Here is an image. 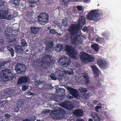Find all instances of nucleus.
Returning <instances> with one entry per match:
<instances>
[{
    "mask_svg": "<svg viewBox=\"0 0 121 121\" xmlns=\"http://www.w3.org/2000/svg\"><path fill=\"white\" fill-rule=\"evenodd\" d=\"M15 70L19 73H22L25 72L26 70V68L25 66L22 64L17 63L15 65Z\"/></svg>",
    "mask_w": 121,
    "mask_h": 121,
    "instance_id": "obj_10",
    "label": "nucleus"
},
{
    "mask_svg": "<svg viewBox=\"0 0 121 121\" xmlns=\"http://www.w3.org/2000/svg\"><path fill=\"white\" fill-rule=\"evenodd\" d=\"M70 121H76V119L75 118L71 119Z\"/></svg>",
    "mask_w": 121,
    "mask_h": 121,
    "instance_id": "obj_56",
    "label": "nucleus"
},
{
    "mask_svg": "<svg viewBox=\"0 0 121 121\" xmlns=\"http://www.w3.org/2000/svg\"><path fill=\"white\" fill-rule=\"evenodd\" d=\"M97 63L99 66L100 68L105 69L108 66V63L105 60L102 59H99Z\"/></svg>",
    "mask_w": 121,
    "mask_h": 121,
    "instance_id": "obj_11",
    "label": "nucleus"
},
{
    "mask_svg": "<svg viewBox=\"0 0 121 121\" xmlns=\"http://www.w3.org/2000/svg\"><path fill=\"white\" fill-rule=\"evenodd\" d=\"M77 8L79 11H81L82 9V7L81 6H77L76 8Z\"/></svg>",
    "mask_w": 121,
    "mask_h": 121,
    "instance_id": "obj_45",
    "label": "nucleus"
},
{
    "mask_svg": "<svg viewBox=\"0 0 121 121\" xmlns=\"http://www.w3.org/2000/svg\"><path fill=\"white\" fill-rule=\"evenodd\" d=\"M50 77L51 78L52 80H55L57 79V78L56 76H55V75L53 73H52L51 74L50 76Z\"/></svg>",
    "mask_w": 121,
    "mask_h": 121,
    "instance_id": "obj_35",
    "label": "nucleus"
},
{
    "mask_svg": "<svg viewBox=\"0 0 121 121\" xmlns=\"http://www.w3.org/2000/svg\"><path fill=\"white\" fill-rule=\"evenodd\" d=\"M22 47L20 46H16L14 47L15 50L17 52L22 51Z\"/></svg>",
    "mask_w": 121,
    "mask_h": 121,
    "instance_id": "obj_32",
    "label": "nucleus"
},
{
    "mask_svg": "<svg viewBox=\"0 0 121 121\" xmlns=\"http://www.w3.org/2000/svg\"><path fill=\"white\" fill-rule=\"evenodd\" d=\"M26 52H29V50L28 49H27L26 50Z\"/></svg>",
    "mask_w": 121,
    "mask_h": 121,
    "instance_id": "obj_63",
    "label": "nucleus"
},
{
    "mask_svg": "<svg viewBox=\"0 0 121 121\" xmlns=\"http://www.w3.org/2000/svg\"><path fill=\"white\" fill-rule=\"evenodd\" d=\"M5 2L3 0H0V7H5Z\"/></svg>",
    "mask_w": 121,
    "mask_h": 121,
    "instance_id": "obj_38",
    "label": "nucleus"
},
{
    "mask_svg": "<svg viewBox=\"0 0 121 121\" xmlns=\"http://www.w3.org/2000/svg\"><path fill=\"white\" fill-rule=\"evenodd\" d=\"M8 36L9 37L8 39L9 43H12L16 41L17 36L15 34L9 35Z\"/></svg>",
    "mask_w": 121,
    "mask_h": 121,
    "instance_id": "obj_19",
    "label": "nucleus"
},
{
    "mask_svg": "<svg viewBox=\"0 0 121 121\" xmlns=\"http://www.w3.org/2000/svg\"><path fill=\"white\" fill-rule=\"evenodd\" d=\"M78 23L76 25V45L81 44L82 43L83 36L81 35H78V31L82 28L86 23V19L84 16H81L78 21Z\"/></svg>",
    "mask_w": 121,
    "mask_h": 121,
    "instance_id": "obj_1",
    "label": "nucleus"
},
{
    "mask_svg": "<svg viewBox=\"0 0 121 121\" xmlns=\"http://www.w3.org/2000/svg\"><path fill=\"white\" fill-rule=\"evenodd\" d=\"M68 31L70 33L71 38L73 43L76 44V24H71Z\"/></svg>",
    "mask_w": 121,
    "mask_h": 121,
    "instance_id": "obj_5",
    "label": "nucleus"
},
{
    "mask_svg": "<svg viewBox=\"0 0 121 121\" xmlns=\"http://www.w3.org/2000/svg\"><path fill=\"white\" fill-rule=\"evenodd\" d=\"M107 33H102V35L103 36L104 38H107L108 39V36L106 37V35H107Z\"/></svg>",
    "mask_w": 121,
    "mask_h": 121,
    "instance_id": "obj_49",
    "label": "nucleus"
},
{
    "mask_svg": "<svg viewBox=\"0 0 121 121\" xmlns=\"http://www.w3.org/2000/svg\"><path fill=\"white\" fill-rule=\"evenodd\" d=\"M4 116L7 119H10L11 117V116L8 114H5L4 115Z\"/></svg>",
    "mask_w": 121,
    "mask_h": 121,
    "instance_id": "obj_41",
    "label": "nucleus"
},
{
    "mask_svg": "<svg viewBox=\"0 0 121 121\" xmlns=\"http://www.w3.org/2000/svg\"><path fill=\"white\" fill-rule=\"evenodd\" d=\"M64 48V46L61 44H59L56 46L55 50L57 52H60Z\"/></svg>",
    "mask_w": 121,
    "mask_h": 121,
    "instance_id": "obj_23",
    "label": "nucleus"
},
{
    "mask_svg": "<svg viewBox=\"0 0 121 121\" xmlns=\"http://www.w3.org/2000/svg\"><path fill=\"white\" fill-rule=\"evenodd\" d=\"M91 94L90 93H87L86 94V96L85 97V98H87L86 97H88L90 96H91Z\"/></svg>",
    "mask_w": 121,
    "mask_h": 121,
    "instance_id": "obj_51",
    "label": "nucleus"
},
{
    "mask_svg": "<svg viewBox=\"0 0 121 121\" xmlns=\"http://www.w3.org/2000/svg\"><path fill=\"white\" fill-rule=\"evenodd\" d=\"M56 94L58 97L64 96V95L65 94V90L64 89L59 88L56 89Z\"/></svg>",
    "mask_w": 121,
    "mask_h": 121,
    "instance_id": "obj_15",
    "label": "nucleus"
},
{
    "mask_svg": "<svg viewBox=\"0 0 121 121\" xmlns=\"http://www.w3.org/2000/svg\"><path fill=\"white\" fill-rule=\"evenodd\" d=\"M88 121H93V120L92 119L89 118L88 119Z\"/></svg>",
    "mask_w": 121,
    "mask_h": 121,
    "instance_id": "obj_58",
    "label": "nucleus"
},
{
    "mask_svg": "<svg viewBox=\"0 0 121 121\" xmlns=\"http://www.w3.org/2000/svg\"><path fill=\"white\" fill-rule=\"evenodd\" d=\"M80 91L82 93H86L88 91V90L82 87L81 89H79Z\"/></svg>",
    "mask_w": 121,
    "mask_h": 121,
    "instance_id": "obj_37",
    "label": "nucleus"
},
{
    "mask_svg": "<svg viewBox=\"0 0 121 121\" xmlns=\"http://www.w3.org/2000/svg\"><path fill=\"white\" fill-rule=\"evenodd\" d=\"M49 55H46L44 56L41 60V62L42 65H47L48 66L46 67L45 66V68L47 69L48 67H49L51 65L52 62L51 59L48 57Z\"/></svg>",
    "mask_w": 121,
    "mask_h": 121,
    "instance_id": "obj_9",
    "label": "nucleus"
},
{
    "mask_svg": "<svg viewBox=\"0 0 121 121\" xmlns=\"http://www.w3.org/2000/svg\"><path fill=\"white\" fill-rule=\"evenodd\" d=\"M57 112V118L59 119L64 118L65 114V112L64 109L60 108Z\"/></svg>",
    "mask_w": 121,
    "mask_h": 121,
    "instance_id": "obj_14",
    "label": "nucleus"
},
{
    "mask_svg": "<svg viewBox=\"0 0 121 121\" xmlns=\"http://www.w3.org/2000/svg\"><path fill=\"white\" fill-rule=\"evenodd\" d=\"M67 72V74L70 75L72 74L73 73V70L72 69L69 71H68Z\"/></svg>",
    "mask_w": 121,
    "mask_h": 121,
    "instance_id": "obj_44",
    "label": "nucleus"
},
{
    "mask_svg": "<svg viewBox=\"0 0 121 121\" xmlns=\"http://www.w3.org/2000/svg\"><path fill=\"white\" fill-rule=\"evenodd\" d=\"M20 0H14L13 3L16 5H18L19 4Z\"/></svg>",
    "mask_w": 121,
    "mask_h": 121,
    "instance_id": "obj_39",
    "label": "nucleus"
},
{
    "mask_svg": "<svg viewBox=\"0 0 121 121\" xmlns=\"http://www.w3.org/2000/svg\"><path fill=\"white\" fill-rule=\"evenodd\" d=\"M104 39L102 37H98L96 39V41L100 43H102L104 41Z\"/></svg>",
    "mask_w": 121,
    "mask_h": 121,
    "instance_id": "obj_33",
    "label": "nucleus"
},
{
    "mask_svg": "<svg viewBox=\"0 0 121 121\" xmlns=\"http://www.w3.org/2000/svg\"><path fill=\"white\" fill-rule=\"evenodd\" d=\"M41 83V81L39 80H37L36 81H35V84L36 85V86H38L39 85H40Z\"/></svg>",
    "mask_w": 121,
    "mask_h": 121,
    "instance_id": "obj_43",
    "label": "nucleus"
},
{
    "mask_svg": "<svg viewBox=\"0 0 121 121\" xmlns=\"http://www.w3.org/2000/svg\"><path fill=\"white\" fill-rule=\"evenodd\" d=\"M13 76L11 69H5L0 73V82H6L9 78H12Z\"/></svg>",
    "mask_w": 121,
    "mask_h": 121,
    "instance_id": "obj_3",
    "label": "nucleus"
},
{
    "mask_svg": "<svg viewBox=\"0 0 121 121\" xmlns=\"http://www.w3.org/2000/svg\"><path fill=\"white\" fill-rule=\"evenodd\" d=\"M3 44V40L2 39H0V45H2Z\"/></svg>",
    "mask_w": 121,
    "mask_h": 121,
    "instance_id": "obj_54",
    "label": "nucleus"
},
{
    "mask_svg": "<svg viewBox=\"0 0 121 121\" xmlns=\"http://www.w3.org/2000/svg\"><path fill=\"white\" fill-rule=\"evenodd\" d=\"M98 113L95 112H92L91 113V117H92L95 121H100V119Z\"/></svg>",
    "mask_w": 121,
    "mask_h": 121,
    "instance_id": "obj_20",
    "label": "nucleus"
},
{
    "mask_svg": "<svg viewBox=\"0 0 121 121\" xmlns=\"http://www.w3.org/2000/svg\"><path fill=\"white\" fill-rule=\"evenodd\" d=\"M83 111L82 110H76V117L81 116L83 114Z\"/></svg>",
    "mask_w": 121,
    "mask_h": 121,
    "instance_id": "obj_30",
    "label": "nucleus"
},
{
    "mask_svg": "<svg viewBox=\"0 0 121 121\" xmlns=\"http://www.w3.org/2000/svg\"><path fill=\"white\" fill-rule=\"evenodd\" d=\"M78 119V121H83V119Z\"/></svg>",
    "mask_w": 121,
    "mask_h": 121,
    "instance_id": "obj_61",
    "label": "nucleus"
},
{
    "mask_svg": "<svg viewBox=\"0 0 121 121\" xmlns=\"http://www.w3.org/2000/svg\"><path fill=\"white\" fill-rule=\"evenodd\" d=\"M49 110L47 109L43 111V112L46 114H48V113H49Z\"/></svg>",
    "mask_w": 121,
    "mask_h": 121,
    "instance_id": "obj_47",
    "label": "nucleus"
},
{
    "mask_svg": "<svg viewBox=\"0 0 121 121\" xmlns=\"http://www.w3.org/2000/svg\"><path fill=\"white\" fill-rule=\"evenodd\" d=\"M82 79L84 80V82L86 83H90V80H89V78L88 76L85 75L84 76L83 78Z\"/></svg>",
    "mask_w": 121,
    "mask_h": 121,
    "instance_id": "obj_31",
    "label": "nucleus"
},
{
    "mask_svg": "<svg viewBox=\"0 0 121 121\" xmlns=\"http://www.w3.org/2000/svg\"><path fill=\"white\" fill-rule=\"evenodd\" d=\"M49 33L51 34H56L57 32L54 29H52L50 31Z\"/></svg>",
    "mask_w": 121,
    "mask_h": 121,
    "instance_id": "obj_40",
    "label": "nucleus"
},
{
    "mask_svg": "<svg viewBox=\"0 0 121 121\" xmlns=\"http://www.w3.org/2000/svg\"><path fill=\"white\" fill-rule=\"evenodd\" d=\"M49 46H52V43H49Z\"/></svg>",
    "mask_w": 121,
    "mask_h": 121,
    "instance_id": "obj_60",
    "label": "nucleus"
},
{
    "mask_svg": "<svg viewBox=\"0 0 121 121\" xmlns=\"http://www.w3.org/2000/svg\"><path fill=\"white\" fill-rule=\"evenodd\" d=\"M82 30L84 32H87L88 31V29L86 27H84L82 29Z\"/></svg>",
    "mask_w": 121,
    "mask_h": 121,
    "instance_id": "obj_48",
    "label": "nucleus"
},
{
    "mask_svg": "<svg viewBox=\"0 0 121 121\" xmlns=\"http://www.w3.org/2000/svg\"><path fill=\"white\" fill-rule=\"evenodd\" d=\"M62 23L63 26L65 27H66L68 24L67 18L66 17H65L62 19Z\"/></svg>",
    "mask_w": 121,
    "mask_h": 121,
    "instance_id": "obj_27",
    "label": "nucleus"
},
{
    "mask_svg": "<svg viewBox=\"0 0 121 121\" xmlns=\"http://www.w3.org/2000/svg\"><path fill=\"white\" fill-rule=\"evenodd\" d=\"M8 62L7 61L4 60L0 62V70L1 69V66L4 65L5 64H7Z\"/></svg>",
    "mask_w": 121,
    "mask_h": 121,
    "instance_id": "obj_34",
    "label": "nucleus"
},
{
    "mask_svg": "<svg viewBox=\"0 0 121 121\" xmlns=\"http://www.w3.org/2000/svg\"><path fill=\"white\" fill-rule=\"evenodd\" d=\"M92 69L94 77L95 78H97L99 75V71L98 69L96 66L93 65L91 67Z\"/></svg>",
    "mask_w": 121,
    "mask_h": 121,
    "instance_id": "obj_18",
    "label": "nucleus"
},
{
    "mask_svg": "<svg viewBox=\"0 0 121 121\" xmlns=\"http://www.w3.org/2000/svg\"><path fill=\"white\" fill-rule=\"evenodd\" d=\"M60 3L62 5L65 6L67 4V2L65 0H61L60 1Z\"/></svg>",
    "mask_w": 121,
    "mask_h": 121,
    "instance_id": "obj_36",
    "label": "nucleus"
},
{
    "mask_svg": "<svg viewBox=\"0 0 121 121\" xmlns=\"http://www.w3.org/2000/svg\"><path fill=\"white\" fill-rule=\"evenodd\" d=\"M11 46H8L7 48L8 50L10 52V53L11 55L13 57L14 55V49L11 47Z\"/></svg>",
    "mask_w": 121,
    "mask_h": 121,
    "instance_id": "obj_25",
    "label": "nucleus"
},
{
    "mask_svg": "<svg viewBox=\"0 0 121 121\" xmlns=\"http://www.w3.org/2000/svg\"><path fill=\"white\" fill-rule=\"evenodd\" d=\"M49 15L46 12H43L39 13L37 16V19L39 21L42 22L44 23L43 24L44 25L45 23H47L49 20Z\"/></svg>",
    "mask_w": 121,
    "mask_h": 121,
    "instance_id": "obj_7",
    "label": "nucleus"
},
{
    "mask_svg": "<svg viewBox=\"0 0 121 121\" xmlns=\"http://www.w3.org/2000/svg\"><path fill=\"white\" fill-rule=\"evenodd\" d=\"M91 47L96 52L98 51L99 47L97 44H93L91 45Z\"/></svg>",
    "mask_w": 121,
    "mask_h": 121,
    "instance_id": "obj_29",
    "label": "nucleus"
},
{
    "mask_svg": "<svg viewBox=\"0 0 121 121\" xmlns=\"http://www.w3.org/2000/svg\"><path fill=\"white\" fill-rule=\"evenodd\" d=\"M66 88L69 92V93L72 95L70 96L69 94H68L67 97L68 98H73V97H74L75 98H76V89L69 86L67 87Z\"/></svg>",
    "mask_w": 121,
    "mask_h": 121,
    "instance_id": "obj_12",
    "label": "nucleus"
},
{
    "mask_svg": "<svg viewBox=\"0 0 121 121\" xmlns=\"http://www.w3.org/2000/svg\"><path fill=\"white\" fill-rule=\"evenodd\" d=\"M101 108V107L100 106H96L95 108V111L97 112H98L99 110V109H100Z\"/></svg>",
    "mask_w": 121,
    "mask_h": 121,
    "instance_id": "obj_46",
    "label": "nucleus"
},
{
    "mask_svg": "<svg viewBox=\"0 0 121 121\" xmlns=\"http://www.w3.org/2000/svg\"><path fill=\"white\" fill-rule=\"evenodd\" d=\"M28 78L27 76L21 77L19 78L17 81V84L19 85L28 82Z\"/></svg>",
    "mask_w": 121,
    "mask_h": 121,
    "instance_id": "obj_16",
    "label": "nucleus"
},
{
    "mask_svg": "<svg viewBox=\"0 0 121 121\" xmlns=\"http://www.w3.org/2000/svg\"><path fill=\"white\" fill-rule=\"evenodd\" d=\"M30 1V6L31 7H34L37 5L36 3L39 0H28Z\"/></svg>",
    "mask_w": 121,
    "mask_h": 121,
    "instance_id": "obj_22",
    "label": "nucleus"
},
{
    "mask_svg": "<svg viewBox=\"0 0 121 121\" xmlns=\"http://www.w3.org/2000/svg\"><path fill=\"white\" fill-rule=\"evenodd\" d=\"M65 50L67 52L69 55L71 56L74 54H76L75 52H74L73 48L71 46L68 45L66 46L65 48Z\"/></svg>",
    "mask_w": 121,
    "mask_h": 121,
    "instance_id": "obj_13",
    "label": "nucleus"
},
{
    "mask_svg": "<svg viewBox=\"0 0 121 121\" xmlns=\"http://www.w3.org/2000/svg\"><path fill=\"white\" fill-rule=\"evenodd\" d=\"M22 121H30V120L29 119H26L23 120Z\"/></svg>",
    "mask_w": 121,
    "mask_h": 121,
    "instance_id": "obj_57",
    "label": "nucleus"
},
{
    "mask_svg": "<svg viewBox=\"0 0 121 121\" xmlns=\"http://www.w3.org/2000/svg\"><path fill=\"white\" fill-rule=\"evenodd\" d=\"M29 94H30V95H32L33 94V93H32L31 92H29Z\"/></svg>",
    "mask_w": 121,
    "mask_h": 121,
    "instance_id": "obj_62",
    "label": "nucleus"
},
{
    "mask_svg": "<svg viewBox=\"0 0 121 121\" xmlns=\"http://www.w3.org/2000/svg\"><path fill=\"white\" fill-rule=\"evenodd\" d=\"M51 117L53 118L56 119L57 118V112L55 111H52L50 113Z\"/></svg>",
    "mask_w": 121,
    "mask_h": 121,
    "instance_id": "obj_26",
    "label": "nucleus"
},
{
    "mask_svg": "<svg viewBox=\"0 0 121 121\" xmlns=\"http://www.w3.org/2000/svg\"><path fill=\"white\" fill-rule=\"evenodd\" d=\"M58 62L59 65L64 68L68 66L70 64V60L68 58H61L58 61Z\"/></svg>",
    "mask_w": 121,
    "mask_h": 121,
    "instance_id": "obj_8",
    "label": "nucleus"
},
{
    "mask_svg": "<svg viewBox=\"0 0 121 121\" xmlns=\"http://www.w3.org/2000/svg\"><path fill=\"white\" fill-rule=\"evenodd\" d=\"M61 104L63 107L68 110L72 109L73 108V105L67 101L64 102Z\"/></svg>",
    "mask_w": 121,
    "mask_h": 121,
    "instance_id": "obj_17",
    "label": "nucleus"
},
{
    "mask_svg": "<svg viewBox=\"0 0 121 121\" xmlns=\"http://www.w3.org/2000/svg\"><path fill=\"white\" fill-rule=\"evenodd\" d=\"M46 1L48 4H51L53 2V0H46Z\"/></svg>",
    "mask_w": 121,
    "mask_h": 121,
    "instance_id": "obj_42",
    "label": "nucleus"
},
{
    "mask_svg": "<svg viewBox=\"0 0 121 121\" xmlns=\"http://www.w3.org/2000/svg\"><path fill=\"white\" fill-rule=\"evenodd\" d=\"M4 9H0V18L5 19L7 17V19L9 20H12L14 17L12 15H10L8 16L9 11L7 9H5V8H3Z\"/></svg>",
    "mask_w": 121,
    "mask_h": 121,
    "instance_id": "obj_6",
    "label": "nucleus"
},
{
    "mask_svg": "<svg viewBox=\"0 0 121 121\" xmlns=\"http://www.w3.org/2000/svg\"><path fill=\"white\" fill-rule=\"evenodd\" d=\"M79 93L78 91L76 90V98H78Z\"/></svg>",
    "mask_w": 121,
    "mask_h": 121,
    "instance_id": "obj_53",
    "label": "nucleus"
},
{
    "mask_svg": "<svg viewBox=\"0 0 121 121\" xmlns=\"http://www.w3.org/2000/svg\"><path fill=\"white\" fill-rule=\"evenodd\" d=\"M84 2L87 3L89 2L90 1V0H83Z\"/></svg>",
    "mask_w": 121,
    "mask_h": 121,
    "instance_id": "obj_55",
    "label": "nucleus"
},
{
    "mask_svg": "<svg viewBox=\"0 0 121 121\" xmlns=\"http://www.w3.org/2000/svg\"><path fill=\"white\" fill-rule=\"evenodd\" d=\"M67 14L69 15H70V14H71V13H69H69H68V12H67Z\"/></svg>",
    "mask_w": 121,
    "mask_h": 121,
    "instance_id": "obj_64",
    "label": "nucleus"
},
{
    "mask_svg": "<svg viewBox=\"0 0 121 121\" xmlns=\"http://www.w3.org/2000/svg\"><path fill=\"white\" fill-rule=\"evenodd\" d=\"M61 99H54V100L57 102H59L61 100Z\"/></svg>",
    "mask_w": 121,
    "mask_h": 121,
    "instance_id": "obj_52",
    "label": "nucleus"
},
{
    "mask_svg": "<svg viewBox=\"0 0 121 121\" xmlns=\"http://www.w3.org/2000/svg\"><path fill=\"white\" fill-rule=\"evenodd\" d=\"M21 46H22V47H26L27 46V44L26 42L25 39H22V38H21Z\"/></svg>",
    "mask_w": 121,
    "mask_h": 121,
    "instance_id": "obj_28",
    "label": "nucleus"
},
{
    "mask_svg": "<svg viewBox=\"0 0 121 121\" xmlns=\"http://www.w3.org/2000/svg\"><path fill=\"white\" fill-rule=\"evenodd\" d=\"M39 31V27L36 28L35 27H30L31 32L32 34L35 35L37 34Z\"/></svg>",
    "mask_w": 121,
    "mask_h": 121,
    "instance_id": "obj_21",
    "label": "nucleus"
},
{
    "mask_svg": "<svg viewBox=\"0 0 121 121\" xmlns=\"http://www.w3.org/2000/svg\"><path fill=\"white\" fill-rule=\"evenodd\" d=\"M103 14L99 13L98 10H93L90 12L86 16L88 20L97 21L102 18Z\"/></svg>",
    "mask_w": 121,
    "mask_h": 121,
    "instance_id": "obj_2",
    "label": "nucleus"
},
{
    "mask_svg": "<svg viewBox=\"0 0 121 121\" xmlns=\"http://www.w3.org/2000/svg\"><path fill=\"white\" fill-rule=\"evenodd\" d=\"M80 58L82 62L85 63L88 62H93L94 61V58L92 56L84 52H82L80 53Z\"/></svg>",
    "mask_w": 121,
    "mask_h": 121,
    "instance_id": "obj_4",
    "label": "nucleus"
},
{
    "mask_svg": "<svg viewBox=\"0 0 121 121\" xmlns=\"http://www.w3.org/2000/svg\"><path fill=\"white\" fill-rule=\"evenodd\" d=\"M55 94L52 95L49 93H46L44 95V98H57Z\"/></svg>",
    "mask_w": 121,
    "mask_h": 121,
    "instance_id": "obj_24",
    "label": "nucleus"
},
{
    "mask_svg": "<svg viewBox=\"0 0 121 121\" xmlns=\"http://www.w3.org/2000/svg\"><path fill=\"white\" fill-rule=\"evenodd\" d=\"M22 88L23 91H25L26 89H27V88L26 86H24L22 87Z\"/></svg>",
    "mask_w": 121,
    "mask_h": 121,
    "instance_id": "obj_50",
    "label": "nucleus"
},
{
    "mask_svg": "<svg viewBox=\"0 0 121 121\" xmlns=\"http://www.w3.org/2000/svg\"><path fill=\"white\" fill-rule=\"evenodd\" d=\"M83 0H76V1L80 2L82 1Z\"/></svg>",
    "mask_w": 121,
    "mask_h": 121,
    "instance_id": "obj_59",
    "label": "nucleus"
}]
</instances>
